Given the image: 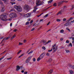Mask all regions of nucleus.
<instances>
[{"mask_svg":"<svg viewBox=\"0 0 74 74\" xmlns=\"http://www.w3.org/2000/svg\"><path fill=\"white\" fill-rule=\"evenodd\" d=\"M14 8L16 9L18 12H21L22 11V7L20 6L16 5L14 6Z\"/></svg>","mask_w":74,"mask_h":74,"instance_id":"nucleus-1","label":"nucleus"},{"mask_svg":"<svg viewBox=\"0 0 74 74\" xmlns=\"http://www.w3.org/2000/svg\"><path fill=\"white\" fill-rule=\"evenodd\" d=\"M7 16L3 14H1L0 16V18L1 20H2V21H5V19H7Z\"/></svg>","mask_w":74,"mask_h":74,"instance_id":"nucleus-2","label":"nucleus"},{"mask_svg":"<svg viewBox=\"0 0 74 74\" xmlns=\"http://www.w3.org/2000/svg\"><path fill=\"white\" fill-rule=\"evenodd\" d=\"M17 16V15L15 13H12L9 15V17L10 18H16Z\"/></svg>","mask_w":74,"mask_h":74,"instance_id":"nucleus-3","label":"nucleus"},{"mask_svg":"<svg viewBox=\"0 0 74 74\" xmlns=\"http://www.w3.org/2000/svg\"><path fill=\"white\" fill-rule=\"evenodd\" d=\"M44 2H41L39 0H37L36 2V7H37L38 5H41V4H43Z\"/></svg>","mask_w":74,"mask_h":74,"instance_id":"nucleus-4","label":"nucleus"},{"mask_svg":"<svg viewBox=\"0 0 74 74\" xmlns=\"http://www.w3.org/2000/svg\"><path fill=\"white\" fill-rule=\"evenodd\" d=\"M24 8L25 10L29 11V6L27 5H25L24 7Z\"/></svg>","mask_w":74,"mask_h":74,"instance_id":"nucleus-5","label":"nucleus"},{"mask_svg":"<svg viewBox=\"0 0 74 74\" xmlns=\"http://www.w3.org/2000/svg\"><path fill=\"white\" fill-rule=\"evenodd\" d=\"M64 9H62L58 13L57 15H61V14H62V13H63V12H64Z\"/></svg>","mask_w":74,"mask_h":74,"instance_id":"nucleus-6","label":"nucleus"},{"mask_svg":"<svg viewBox=\"0 0 74 74\" xmlns=\"http://www.w3.org/2000/svg\"><path fill=\"white\" fill-rule=\"evenodd\" d=\"M16 71H19L21 69V70H22V69H23V67L22 66H17L16 67Z\"/></svg>","mask_w":74,"mask_h":74,"instance_id":"nucleus-7","label":"nucleus"},{"mask_svg":"<svg viewBox=\"0 0 74 74\" xmlns=\"http://www.w3.org/2000/svg\"><path fill=\"white\" fill-rule=\"evenodd\" d=\"M32 13H29V14H25L24 16H25L27 18H28V17H29L30 16V15H31V14Z\"/></svg>","mask_w":74,"mask_h":74,"instance_id":"nucleus-8","label":"nucleus"},{"mask_svg":"<svg viewBox=\"0 0 74 74\" xmlns=\"http://www.w3.org/2000/svg\"><path fill=\"white\" fill-rule=\"evenodd\" d=\"M55 48V47L54 48H53V52H55L56 50H58V46H57Z\"/></svg>","mask_w":74,"mask_h":74,"instance_id":"nucleus-9","label":"nucleus"},{"mask_svg":"<svg viewBox=\"0 0 74 74\" xmlns=\"http://www.w3.org/2000/svg\"><path fill=\"white\" fill-rule=\"evenodd\" d=\"M41 42L43 43L44 45H47L48 44V43L46 42V40H41Z\"/></svg>","mask_w":74,"mask_h":74,"instance_id":"nucleus-10","label":"nucleus"},{"mask_svg":"<svg viewBox=\"0 0 74 74\" xmlns=\"http://www.w3.org/2000/svg\"><path fill=\"white\" fill-rule=\"evenodd\" d=\"M44 54H45L44 55H44ZM45 55V53H42V54H41L40 56H39V58H40L42 59V58H43V57H44V56Z\"/></svg>","mask_w":74,"mask_h":74,"instance_id":"nucleus-11","label":"nucleus"},{"mask_svg":"<svg viewBox=\"0 0 74 74\" xmlns=\"http://www.w3.org/2000/svg\"><path fill=\"white\" fill-rule=\"evenodd\" d=\"M70 67H71L72 69H74V65H72L70 64H69L68 65Z\"/></svg>","mask_w":74,"mask_h":74,"instance_id":"nucleus-12","label":"nucleus"},{"mask_svg":"<svg viewBox=\"0 0 74 74\" xmlns=\"http://www.w3.org/2000/svg\"><path fill=\"white\" fill-rule=\"evenodd\" d=\"M10 37H5L4 39H3V41H5V40H8V39H10Z\"/></svg>","mask_w":74,"mask_h":74,"instance_id":"nucleus-13","label":"nucleus"},{"mask_svg":"<svg viewBox=\"0 0 74 74\" xmlns=\"http://www.w3.org/2000/svg\"><path fill=\"white\" fill-rule=\"evenodd\" d=\"M36 7H36V6H35L34 7V9L33 10L34 12H36V10H37V9H38V8Z\"/></svg>","mask_w":74,"mask_h":74,"instance_id":"nucleus-14","label":"nucleus"},{"mask_svg":"<svg viewBox=\"0 0 74 74\" xmlns=\"http://www.w3.org/2000/svg\"><path fill=\"white\" fill-rule=\"evenodd\" d=\"M53 72V70L51 69L49 71L48 73L47 74H51Z\"/></svg>","mask_w":74,"mask_h":74,"instance_id":"nucleus-15","label":"nucleus"},{"mask_svg":"<svg viewBox=\"0 0 74 74\" xmlns=\"http://www.w3.org/2000/svg\"><path fill=\"white\" fill-rule=\"evenodd\" d=\"M70 24H69V23H65L64 25L65 26H70Z\"/></svg>","mask_w":74,"mask_h":74,"instance_id":"nucleus-16","label":"nucleus"},{"mask_svg":"<svg viewBox=\"0 0 74 74\" xmlns=\"http://www.w3.org/2000/svg\"><path fill=\"white\" fill-rule=\"evenodd\" d=\"M64 1H61L60 2H58V6H59L61 4H62V3H64Z\"/></svg>","mask_w":74,"mask_h":74,"instance_id":"nucleus-17","label":"nucleus"},{"mask_svg":"<svg viewBox=\"0 0 74 74\" xmlns=\"http://www.w3.org/2000/svg\"><path fill=\"white\" fill-rule=\"evenodd\" d=\"M69 72L70 73V74H73V70H70Z\"/></svg>","mask_w":74,"mask_h":74,"instance_id":"nucleus-18","label":"nucleus"},{"mask_svg":"<svg viewBox=\"0 0 74 74\" xmlns=\"http://www.w3.org/2000/svg\"><path fill=\"white\" fill-rule=\"evenodd\" d=\"M5 10V9H4V8H2L1 10V12H4V11Z\"/></svg>","mask_w":74,"mask_h":74,"instance_id":"nucleus-19","label":"nucleus"},{"mask_svg":"<svg viewBox=\"0 0 74 74\" xmlns=\"http://www.w3.org/2000/svg\"><path fill=\"white\" fill-rule=\"evenodd\" d=\"M15 36H15V34H14V36H13V37L12 38H11V40H12L13 38H14V37H15Z\"/></svg>","mask_w":74,"mask_h":74,"instance_id":"nucleus-20","label":"nucleus"},{"mask_svg":"<svg viewBox=\"0 0 74 74\" xmlns=\"http://www.w3.org/2000/svg\"><path fill=\"white\" fill-rule=\"evenodd\" d=\"M53 0H51L48 1V4H49V3H51L52 2Z\"/></svg>","mask_w":74,"mask_h":74,"instance_id":"nucleus-21","label":"nucleus"},{"mask_svg":"<svg viewBox=\"0 0 74 74\" xmlns=\"http://www.w3.org/2000/svg\"><path fill=\"white\" fill-rule=\"evenodd\" d=\"M70 46L71 47H72V44L71 43H70L69 44V45H68L67 46L69 47H70Z\"/></svg>","mask_w":74,"mask_h":74,"instance_id":"nucleus-22","label":"nucleus"},{"mask_svg":"<svg viewBox=\"0 0 74 74\" xmlns=\"http://www.w3.org/2000/svg\"><path fill=\"white\" fill-rule=\"evenodd\" d=\"M29 62L30 61L28 59H27L25 61L26 63H29Z\"/></svg>","mask_w":74,"mask_h":74,"instance_id":"nucleus-23","label":"nucleus"},{"mask_svg":"<svg viewBox=\"0 0 74 74\" xmlns=\"http://www.w3.org/2000/svg\"><path fill=\"white\" fill-rule=\"evenodd\" d=\"M31 59H32V56H29L27 58L29 61Z\"/></svg>","mask_w":74,"mask_h":74,"instance_id":"nucleus-24","label":"nucleus"},{"mask_svg":"<svg viewBox=\"0 0 74 74\" xmlns=\"http://www.w3.org/2000/svg\"><path fill=\"white\" fill-rule=\"evenodd\" d=\"M33 52V50H32L30 52L28 53V55H29V54H30V53H32Z\"/></svg>","mask_w":74,"mask_h":74,"instance_id":"nucleus-25","label":"nucleus"},{"mask_svg":"<svg viewBox=\"0 0 74 74\" xmlns=\"http://www.w3.org/2000/svg\"><path fill=\"white\" fill-rule=\"evenodd\" d=\"M73 17H71L69 19V20H68V22H69V21H70L71 19H73Z\"/></svg>","mask_w":74,"mask_h":74,"instance_id":"nucleus-26","label":"nucleus"},{"mask_svg":"<svg viewBox=\"0 0 74 74\" xmlns=\"http://www.w3.org/2000/svg\"><path fill=\"white\" fill-rule=\"evenodd\" d=\"M57 5V4H56V3H53V6L54 7H56Z\"/></svg>","mask_w":74,"mask_h":74,"instance_id":"nucleus-27","label":"nucleus"},{"mask_svg":"<svg viewBox=\"0 0 74 74\" xmlns=\"http://www.w3.org/2000/svg\"><path fill=\"white\" fill-rule=\"evenodd\" d=\"M41 58H40V57H39L38 58V59H37V61H38V62L39 61V60H41Z\"/></svg>","mask_w":74,"mask_h":74,"instance_id":"nucleus-28","label":"nucleus"},{"mask_svg":"<svg viewBox=\"0 0 74 74\" xmlns=\"http://www.w3.org/2000/svg\"><path fill=\"white\" fill-rule=\"evenodd\" d=\"M66 30H68V31H69V32H70V29H69V28H68V27L66 28Z\"/></svg>","mask_w":74,"mask_h":74,"instance_id":"nucleus-29","label":"nucleus"},{"mask_svg":"<svg viewBox=\"0 0 74 74\" xmlns=\"http://www.w3.org/2000/svg\"><path fill=\"white\" fill-rule=\"evenodd\" d=\"M29 23H30L29 22L27 21V22H26V23H25V25H29Z\"/></svg>","mask_w":74,"mask_h":74,"instance_id":"nucleus-30","label":"nucleus"},{"mask_svg":"<svg viewBox=\"0 0 74 74\" xmlns=\"http://www.w3.org/2000/svg\"><path fill=\"white\" fill-rule=\"evenodd\" d=\"M67 8V6H66V5L64 6V7H63V10H64V9L65 8Z\"/></svg>","mask_w":74,"mask_h":74,"instance_id":"nucleus-31","label":"nucleus"},{"mask_svg":"<svg viewBox=\"0 0 74 74\" xmlns=\"http://www.w3.org/2000/svg\"><path fill=\"white\" fill-rule=\"evenodd\" d=\"M71 7H72V8H71L70 10H72L74 9V6H72Z\"/></svg>","mask_w":74,"mask_h":74,"instance_id":"nucleus-32","label":"nucleus"},{"mask_svg":"<svg viewBox=\"0 0 74 74\" xmlns=\"http://www.w3.org/2000/svg\"><path fill=\"white\" fill-rule=\"evenodd\" d=\"M61 21V20L59 19H58L56 20V21H57V22H60V21Z\"/></svg>","mask_w":74,"mask_h":74,"instance_id":"nucleus-33","label":"nucleus"},{"mask_svg":"<svg viewBox=\"0 0 74 74\" xmlns=\"http://www.w3.org/2000/svg\"><path fill=\"white\" fill-rule=\"evenodd\" d=\"M64 32V30L63 29H62L60 31V33H63Z\"/></svg>","mask_w":74,"mask_h":74,"instance_id":"nucleus-34","label":"nucleus"},{"mask_svg":"<svg viewBox=\"0 0 74 74\" xmlns=\"http://www.w3.org/2000/svg\"><path fill=\"white\" fill-rule=\"evenodd\" d=\"M22 52V50H20L19 51H18V52L17 53V54H19V53H21V52Z\"/></svg>","mask_w":74,"mask_h":74,"instance_id":"nucleus-35","label":"nucleus"},{"mask_svg":"<svg viewBox=\"0 0 74 74\" xmlns=\"http://www.w3.org/2000/svg\"><path fill=\"white\" fill-rule=\"evenodd\" d=\"M42 49H43L44 50H45L46 48H45V47H44V46H43L42 47Z\"/></svg>","mask_w":74,"mask_h":74,"instance_id":"nucleus-36","label":"nucleus"},{"mask_svg":"<svg viewBox=\"0 0 74 74\" xmlns=\"http://www.w3.org/2000/svg\"><path fill=\"white\" fill-rule=\"evenodd\" d=\"M56 45V44H54L53 46H52L53 48H54V47H55Z\"/></svg>","mask_w":74,"mask_h":74,"instance_id":"nucleus-37","label":"nucleus"},{"mask_svg":"<svg viewBox=\"0 0 74 74\" xmlns=\"http://www.w3.org/2000/svg\"><path fill=\"white\" fill-rule=\"evenodd\" d=\"M66 43H69V41L68 40H67L66 42Z\"/></svg>","mask_w":74,"mask_h":74,"instance_id":"nucleus-38","label":"nucleus"},{"mask_svg":"<svg viewBox=\"0 0 74 74\" xmlns=\"http://www.w3.org/2000/svg\"><path fill=\"white\" fill-rule=\"evenodd\" d=\"M22 45V43H21V42H20L19 43V44H18L19 45Z\"/></svg>","mask_w":74,"mask_h":74,"instance_id":"nucleus-39","label":"nucleus"},{"mask_svg":"<svg viewBox=\"0 0 74 74\" xmlns=\"http://www.w3.org/2000/svg\"><path fill=\"white\" fill-rule=\"evenodd\" d=\"M17 30H18V29H15L14 30H13V32H16Z\"/></svg>","mask_w":74,"mask_h":74,"instance_id":"nucleus-40","label":"nucleus"},{"mask_svg":"<svg viewBox=\"0 0 74 74\" xmlns=\"http://www.w3.org/2000/svg\"><path fill=\"white\" fill-rule=\"evenodd\" d=\"M51 51H52V49H51L50 50H49L48 51V52H51Z\"/></svg>","mask_w":74,"mask_h":74,"instance_id":"nucleus-41","label":"nucleus"},{"mask_svg":"<svg viewBox=\"0 0 74 74\" xmlns=\"http://www.w3.org/2000/svg\"><path fill=\"white\" fill-rule=\"evenodd\" d=\"M66 53H68V52H69V51L68 50H65Z\"/></svg>","mask_w":74,"mask_h":74,"instance_id":"nucleus-42","label":"nucleus"},{"mask_svg":"<svg viewBox=\"0 0 74 74\" xmlns=\"http://www.w3.org/2000/svg\"><path fill=\"white\" fill-rule=\"evenodd\" d=\"M48 16V14H47L44 17V18H45V17H46V18H47V16Z\"/></svg>","mask_w":74,"mask_h":74,"instance_id":"nucleus-43","label":"nucleus"},{"mask_svg":"<svg viewBox=\"0 0 74 74\" xmlns=\"http://www.w3.org/2000/svg\"><path fill=\"white\" fill-rule=\"evenodd\" d=\"M47 56H49V53H47L46 54Z\"/></svg>","mask_w":74,"mask_h":74,"instance_id":"nucleus-44","label":"nucleus"},{"mask_svg":"<svg viewBox=\"0 0 74 74\" xmlns=\"http://www.w3.org/2000/svg\"><path fill=\"white\" fill-rule=\"evenodd\" d=\"M30 51V49H29L28 51L27 52V53H28V52H29Z\"/></svg>","mask_w":74,"mask_h":74,"instance_id":"nucleus-45","label":"nucleus"},{"mask_svg":"<svg viewBox=\"0 0 74 74\" xmlns=\"http://www.w3.org/2000/svg\"><path fill=\"white\" fill-rule=\"evenodd\" d=\"M71 36H74V33H72L71 34Z\"/></svg>","mask_w":74,"mask_h":74,"instance_id":"nucleus-46","label":"nucleus"},{"mask_svg":"<svg viewBox=\"0 0 74 74\" xmlns=\"http://www.w3.org/2000/svg\"><path fill=\"white\" fill-rule=\"evenodd\" d=\"M41 27H42V26L40 27L39 28H38V30H40V29H41Z\"/></svg>","mask_w":74,"mask_h":74,"instance_id":"nucleus-47","label":"nucleus"},{"mask_svg":"<svg viewBox=\"0 0 74 74\" xmlns=\"http://www.w3.org/2000/svg\"><path fill=\"white\" fill-rule=\"evenodd\" d=\"M33 21L32 20V21H31L30 23V24H31V23H33Z\"/></svg>","mask_w":74,"mask_h":74,"instance_id":"nucleus-48","label":"nucleus"},{"mask_svg":"<svg viewBox=\"0 0 74 74\" xmlns=\"http://www.w3.org/2000/svg\"><path fill=\"white\" fill-rule=\"evenodd\" d=\"M34 29H35L34 28H33L31 30V31H33Z\"/></svg>","mask_w":74,"mask_h":74,"instance_id":"nucleus-49","label":"nucleus"},{"mask_svg":"<svg viewBox=\"0 0 74 74\" xmlns=\"http://www.w3.org/2000/svg\"><path fill=\"white\" fill-rule=\"evenodd\" d=\"M51 6H49V7H48V8H47L46 9H45V10H47V9H48L49 8H50V7H51Z\"/></svg>","mask_w":74,"mask_h":74,"instance_id":"nucleus-50","label":"nucleus"},{"mask_svg":"<svg viewBox=\"0 0 74 74\" xmlns=\"http://www.w3.org/2000/svg\"><path fill=\"white\" fill-rule=\"evenodd\" d=\"M4 1V3H5V4H6V3H7V1H6V0H5V1Z\"/></svg>","mask_w":74,"mask_h":74,"instance_id":"nucleus-51","label":"nucleus"},{"mask_svg":"<svg viewBox=\"0 0 74 74\" xmlns=\"http://www.w3.org/2000/svg\"><path fill=\"white\" fill-rule=\"evenodd\" d=\"M66 21V18H64L63 21Z\"/></svg>","mask_w":74,"mask_h":74,"instance_id":"nucleus-52","label":"nucleus"},{"mask_svg":"<svg viewBox=\"0 0 74 74\" xmlns=\"http://www.w3.org/2000/svg\"><path fill=\"white\" fill-rule=\"evenodd\" d=\"M33 62H35V61H36V59H35V58L33 59Z\"/></svg>","mask_w":74,"mask_h":74,"instance_id":"nucleus-53","label":"nucleus"},{"mask_svg":"<svg viewBox=\"0 0 74 74\" xmlns=\"http://www.w3.org/2000/svg\"><path fill=\"white\" fill-rule=\"evenodd\" d=\"M32 24H31L29 25L28 26V27H30L31 26H32Z\"/></svg>","mask_w":74,"mask_h":74,"instance_id":"nucleus-54","label":"nucleus"},{"mask_svg":"<svg viewBox=\"0 0 74 74\" xmlns=\"http://www.w3.org/2000/svg\"><path fill=\"white\" fill-rule=\"evenodd\" d=\"M50 42H51V40H48V42H47V43H49Z\"/></svg>","mask_w":74,"mask_h":74,"instance_id":"nucleus-55","label":"nucleus"},{"mask_svg":"<svg viewBox=\"0 0 74 74\" xmlns=\"http://www.w3.org/2000/svg\"><path fill=\"white\" fill-rule=\"evenodd\" d=\"M24 74H27V71H25L24 73Z\"/></svg>","mask_w":74,"mask_h":74,"instance_id":"nucleus-56","label":"nucleus"},{"mask_svg":"<svg viewBox=\"0 0 74 74\" xmlns=\"http://www.w3.org/2000/svg\"><path fill=\"white\" fill-rule=\"evenodd\" d=\"M23 42H24V43H25V42H26V40H24Z\"/></svg>","mask_w":74,"mask_h":74,"instance_id":"nucleus-57","label":"nucleus"},{"mask_svg":"<svg viewBox=\"0 0 74 74\" xmlns=\"http://www.w3.org/2000/svg\"><path fill=\"white\" fill-rule=\"evenodd\" d=\"M49 62H51L52 61V59H50L49 60Z\"/></svg>","mask_w":74,"mask_h":74,"instance_id":"nucleus-58","label":"nucleus"},{"mask_svg":"<svg viewBox=\"0 0 74 74\" xmlns=\"http://www.w3.org/2000/svg\"><path fill=\"white\" fill-rule=\"evenodd\" d=\"M11 4H12V5H13L14 4H15V2L12 3Z\"/></svg>","mask_w":74,"mask_h":74,"instance_id":"nucleus-59","label":"nucleus"},{"mask_svg":"<svg viewBox=\"0 0 74 74\" xmlns=\"http://www.w3.org/2000/svg\"><path fill=\"white\" fill-rule=\"evenodd\" d=\"M4 58V57L3 56V57H2L1 58H0V59H1V60H2V59H3Z\"/></svg>","mask_w":74,"mask_h":74,"instance_id":"nucleus-60","label":"nucleus"},{"mask_svg":"<svg viewBox=\"0 0 74 74\" xmlns=\"http://www.w3.org/2000/svg\"><path fill=\"white\" fill-rule=\"evenodd\" d=\"M63 40V38H61L60 39V40L61 41H62V40Z\"/></svg>","mask_w":74,"mask_h":74,"instance_id":"nucleus-61","label":"nucleus"},{"mask_svg":"<svg viewBox=\"0 0 74 74\" xmlns=\"http://www.w3.org/2000/svg\"><path fill=\"white\" fill-rule=\"evenodd\" d=\"M51 22H49L47 24V26H48V25H49V23H50Z\"/></svg>","mask_w":74,"mask_h":74,"instance_id":"nucleus-62","label":"nucleus"},{"mask_svg":"<svg viewBox=\"0 0 74 74\" xmlns=\"http://www.w3.org/2000/svg\"><path fill=\"white\" fill-rule=\"evenodd\" d=\"M44 19H41L40 20V22H41Z\"/></svg>","mask_w":74,"mask_h":74,"instance_id":"nucleus-63","label":"nucleus"},{"mask_svg":"<svg viewBox=\"0 0 74 74\" xmlns=\"http://www.w3.org/2000/svg\"><path fill=\"white\" fill-rule=\"evenodd\" d=\"M11 1H13V2H14L15 1V0H10Z\"/></svg>","mask_w":74,"mask_h":74,"instance_id":"nucleus-64","label":"nucleus"}]
</instances>
